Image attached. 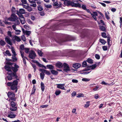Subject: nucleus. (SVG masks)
Listing matches in <instances>:
<instances>
[{"mask_svg":"<svg viewBox=\"0 0 122 122\" xmlns=\"http://www.w3.org/2000/svg\"><path fill=\"white\" fill-rule=\"evenodd\" d=\"M17 109V106H11V107H10V110L12 111H15Z\"/></svg>","mask_w":122,"mask_h":122,"instance_id":"19","label":"nucleus"},{"mask_svg":"<svg viewBox=\"0 0 122 122\" xmlns=\"http://www.w3.org/2000/svg\"><path fill=\"white\" fill-rule=\"evenodd\" d=\"M18 80H14L13 82H8L7 83V86H10V89L13 90H15V92L16 93L17 92L18 90L17 85L18 82Z\"/></svg>","mask_w":122,"mask_h":122,"instance_id":"3","label":"nucleus"},{"mask_svg":"<svg viewBox=\"0 0 122 122\" xmlns=\"http://www.w3.org/2000/svg\"><path fill=\"white\" fill-rule=\"evenodd\" d=\"M100 42L103 45H104L106 42L104 39H99Z\"/></svg>","mask_w":122,"mask_h":122,"instance_id":"31","label":"nucleus"},{"mask_svg":"<svg viewBox=\"0 0 122 122\" xmlns=\"http://www.w3.org/2000/svg\"><path fill=\"white\" fill-rule=\"evenodd\" d=\"M63 1H64V4L65 5L68 6L70 5L71 1L67 0H64Z\"/></svg>","mask_w":122,"mask_h":122,"instance_id":"21","label":"nucleus"},{"mask_svg":"<svg viewBox=\"0 0 122 122\" xmlns=\"http://www.w3.org/2000/svg\"><path fill=\"white\" fill-rule=\"evenodd\" d=\"M59 4L57 2V1L55 2H54L53 4V5L55 6H59Z\"/></svg>","mask_w":122,"mask_h":122,"instance_id":"53","label":"nucleus"},{"mask_svg":"<svg viewBox=\"0 0 122 122\" xmlns=\"http://www.w3.org/2000/svg\"><path fill=\"white\" fill-rule=\"evenodd\" d=\"M14 19V18H13V17H10L8 18V20L10 21H15V20Z\"/></svg>","mask_w":122,"mask_h":122,"instance_id":"52","label":"nucleus"},{"mask_svg":"<svg viewBox=\"0 0 122 122\" xmlns=\"http://www.w3.org/2000/svg\"><path fill=\"white\" fill-rule=\"evenodd\" d=\"M57 87L59 88H60L62 90H65V87L64 86V84H59L57 85Z\"/></svg>","mask_w":122,"mask_h":122,"instance_id":"17","label":"nucleus"},{"mask_svg":"<svg viewBox=\"0 0 122 122\" xmlns=\"http://www.w3.org/2000/svg\"><path fill=\"white\" fill-rule=\"evenodd\" d=\"M99 26V29L101 31L105 32L106 31V29L104 26L100 25Z\"/></svg>","mask_w":122,"mask_h":122,"instance_id":"22","label":"nucleus"},{"mask_svg":"<svg viewBox=\"0 0 122 122\" xmlns=\"http://www.w3.org/2000/svg\"><path fill=\"white\" fill-rule=\"evenodd\" d=\"M11 51L12 53L13 54V55L15 56H16L17 54H16L15 52V51L14 50V49H12Z\"/></svg>","mask_w":122,"mask_h":122,"instance_id":"56","label":"nucleus"},{"mask_svg":"<svg viewBox=\"0 0 122 122\" xmlns=\"http://www.w3.org/2000/svg\"><path fill=\"white\" fill-rule=\"evenodd\" d=\"M45 75L43 72L41 73L40 74L41 78L42 80H43L45 76Z\"/></svg>","mask_w":122,"mask_h":122,"instance_id":"35","label":"nucleus"},{"mask_svg":"<svg viewBox=\"0 0 122 122\" xmlns=\"http://www.w3.org/2000/svg\"><path fill=\"white\" fill-rule=\"evenodd\" d=\"M84 97V95L83 94H80L78 95L76 97Z\"/></svg>","mask_w":122,"mask_h":122,"instance_id":"64","label":"nucleus"},{"mask_svg":"<svg viewBox=\"0 0 122 122\" xmlns=\"http://www.w3.org/2000/svg\"><path fill=\"white\" fill-rule=\"evenodd\" d=\"M76 39V37L69 35L65 36L64 38H59L58 37V35L56 34V37L54 38L55 41L57 43H61L66 41H74Z\"/></svg>","mask_w":122,"mask_h":122,"instance_id":"1","label":"nucleus"},{"mask_svg":"<svg viewBox=\"0 0 122 122\" xmlns=\"http://www.w3.org/2000/svg\"><path fill=\"white\" fill-rule=\"evenodd\" d=\"M16 25H13L12 26V27L13 28V29L14 30H15L17 32H18V33H15V34L16 35H19L20 34V32H21V31L20 30H16V29H17L16 27Z\"/></svg>","mask_w":122,"mask_h":122,"instance_id":"16","label":"nucleus"},{"mask_svg":"<svg viewBox=\"0 0 122 122\" xmlns=\"http://www.w3.org/2000/svg\"><path fill=\"white\" fill-rule=\"evenodd\" d=\"M82 80L83 81L87 82L89 81L90 80V79L86 78H84L82 79Z\"/></svg>","mask_w":122,"mask_h":122,"instance_id":"45","label":"nucleus"},{"mask_svg":"<svg viewBox=\"0 0 122 122\" xmlns=\"http://www.w3.org/2000/svg\"><path fill=\"white\" fill-rule=\"evenodd\" d=\"M16 56L14 55H12V62L16 61L17 60V58L15 56Z\"/></svg>","mask_w":122,"mask_h":122,"instance_id":"28","label":"nucleus"},{"mask_svg":"<svg viewBox=\"0 0 122 122\" xmlns=\"http://www.w3.org/2000/svg\"><path fill=\"white\" fill-rule=\"evenodd\" d=\"M95 57L96 58L97 60H99L100 59V56L98 54H95Z\"/></svg>","mask_w":122,"mask_h":122,"instance_id":"57","label":"nucleus"},{"mask_svg":"<svg viewBox=\"0 0 122 122\" xmlns=\"http://www.w3.org/2000/svg\"><path fill=\"white\" fill-rule=\"evenodd\" d=\"M12 72L10 73L7 72V74L8 75L7 76V78L9 81H10L13 79H16L17 80H19V79H18V76L17 75L16 72L18 70V68L14 67V66H12Z\"/></svg>","mask_w":122,"mask_h":122,"instance_id":"2","label":"nucleus"},{"mask_svg":"<svg viewBox=\"0 0 122 122\" xmlns=\"http://www.w3.org/2000/svg\"><path fill=\"white\" fill-rule=\"evenodd\" d=\"M5 53L9 56H10L11 55V54L8 50H7L6 51Z\"/></svg>","mask_w":122,"mask_h":122,"instance_id":"49","label":"nucleus"},{"mask_svg":"<svg viewBox=\"0 0 122 122\" xmlns=\"http://www.w3.org/2000/svg\"><path fill=\"white\" fill-rule=\"evenodd\" d=\"M36 56V54L35 51H31L28 56L31 59H34Z\"/></svg>","mask_w":122,"mask_h":122,"instance_id":"6","label":"nucleus"},{"mask_svg":"<svg viewBox=\"0 0 122 122\" xmlns=\"http://www.w3.org/2000/svg\"><path fill=\"white\" fill-rule=\"evenodd\" d=\"M19 19L20 20L21 23L22 25H23L25 23V18H24V19H23L22 20L20 18H19Z\"/></svg>","mask_w":122,"mask_h":122,"instance_id":"43","label":"nucleus"},{"mask_svg":"<svg viewBox=\"0 0 122 122\" xmlns=\"http://www.w3.org/2000/svg\"><path fill=\"white\" fill-rule=\"evenodd\" d=\"M87 63L86 61H83L82 64V66L83 67H86L87 66Z\"/></svg>","mask_w":122,"mask_h":122,"instance_id":"32","label":"nucleus"},{"mask_svg":"<svg viewBox=\"0 0 122 122\" xmlns=\"http://www.w3.org/2000/svg\"><path fill=\"white\" fill-rule=\"evenodd\" d=\"M41 87L42 92H44L45 89V86L44 83L41 82Z\"/></svg>","mask_w":122,"mask_h":122,"instance_id":"24","label":"nucleus"},{"mask_svg":"<svg viewBox=\"0 0 122 122\" xmlns=\"http://www.w3.org/2000/svg\"><path fill=\"white\" fill-rule=\"evenodd\" d=\"M63 66L65 68L63 70L64 71L67 72V71H70L68 65L66 63H64L63 64Z\"/></svg>","mask_w":122,"mask_h":122,"instance_id":"7","label":"nucleus"},{"mask_svg":"<svg viewBox=\"0 0 122 122\" xmlns=\"http://www.w3.org/2000/svg\"><path fill=\"white\" fill-rule=\"evenodd\" d=\"M75 2L77 3L78 2V1H75V0H73V2L71 1L70 5H71L72 7H75L76 5V3H74Z\"/></svg>","mask_w":122,"mask_h":122,"instance_id":"20","label":"nucleus"},{"mask_svg":"<svg viewBox=\"0 0 122 122\" xmlns=\"http://www.w3.org/2000/svg\"><path fill=\"white\" fill-rule=\"evenodd\" d=\"M93 60L90 58H88L86 60V61L89 63L92 64L93 63Z\"/></svg>","mask_w":122,"mask_h":122,"instance_id":"29","label":"nucleus"},{"mask_svg":"<svg viewBox=\"0 0 122 122\" xmlns=\"http://www.w3.org/2000/svg\"><path fill=\"white\" fill-rule=\"evenodd\" d=\"M72 97H73L76 95V92L75 91H73L71 93Z\"/></svg>","mask_w":122,"mask_h":122,"instance_id":"54","label":"nucleus"},{"mask_svg":"<svg viewBox=\"0 0 122 122\" xmlns=\"http://www.w3.org/2000/svg\"><path fill=\"white\" fill-rule=\"evenodd\" d=\"M38 10L41 11L43 10L42 6L41 5H38L37 7Z\"/></svg>","mask_w":122,"mask_h":122,"instance_id":"37","label":"nucleus"},{"mask_svg":"<svg viewBox=\"0 0 122 122\" xmlns=\"http://www.w3.org/2000/svg\"><path fill=\"white\" fill-rule=\"evenodd\" d=\"M32 66L34 68V72H35L36 70V65L35 64H32Z\"/></svg>","mask_w":122,"mask_h":122,"instance_id":"42","label":"nucleus"},{"mask_svg":"<svg viewBox=\"0 0 122 122\" xmlns=\"http://www.w3.org/2000/svg\"><path fill=\"white\" fill-rule=\"evenodd\" d=\"M11 16L13 17V18L15 20V21L17 20V19H18V18L17 17V16L15 15V13H12L11 15Z\"/></svg>","mask_w":122,"mask_h":122,"instance_id":"27","label":"nucleus"},{"mask_svg":"<svg viewBox=\"0 0 122 122\" xmlns=\"http://www.w3.org/2000/svg\"><path fill=\"white\" fill-rule=\"evenodd\" d=\"M61 93V91L60 90H56L55 92V94L56 96L59 95Z\"/></svg>","mask_w":122,"mask_h":122,"instance_id":"40","label":"nucleus"},{"mask_svg":"<svg viewBox=\"0 0 122 122\" xmlns=\"http://www.w3.org/2000/svg\"><path fill=\"white\" fill-rule=\"evenodd\" d=\"M6 44V43L5 42L2 40H1L0 41V45L2 46H4Z\"/></svg>","mask_w":122,"mask_h":122,"instance_id":"34","label":"nucleus"},{"mask_svg":"<svg viewBox=\"0 0 122 122\" xmlns=\"http://www.w3.org/2000/svg\"><path fill=\"white\" fill-rule=\"evenodd\" d=\"M81 66V65L79 63H76L73 64V67L74 68L77 69Z\"/></svg>","mask_w":122,"mask_h":122,"instance_id":"15","label":"nucleus"},{"mask_svg":"<svg viewBox=\"0 0 122 122\" xmlns=\"http://www.w3.org/2000/svg\"><path fill=\"white\" fill-rule=\"evenodd\" d=\"M28 36H29L31 33V32L30 31L26 30L25 31V33Z\"/></svg>","mask_w":122,"mask_h":122,"instance_id":"44","label":"nucleus"},{"mask_svg":"<svg viewBox=\"0 0 122 122\" xmlns=\"http://www.w3.org/2000/svg\"><path fill=\"white\" fill-rule=\"evenodd\" d=\"M96 64H95L91 65V69L92 70L94 69L96 67Z\"/></svg>","mask_w":122,"mask_h":122,"instance_id":"50","label":"nucleus"},{"mask_svg":"<svg viewBox=\"0 0 122 122\" xmlns=\"http://www.w3.org/2000/svg\"><path fill=\"white\" fill-rule=\"evenodd\" d=\"M16 116V115L15 114H9L8 116V117L11 118H15Z\"/></svg>","mask_w":122,"mask_h":122,"instance_id":"30","label":"nucleus"},{"mask_svg":"<svg viewBox=\"0 0 122 122\" xmlns=\"http://www.w3.org/2000/svg\"><path fill=\"white\" fill-rule=\"evenodd\" d=\"M72 82L74 83H77L78 82V81L77 80L75 79H72Z\"/></svg>","mask_w":122,"mask_h":122,"instance_id":"61","label":"nucleus"},{"mask_svg":"<svg viewBox=\"0 0 122 122\" xmlns=\"http://www.w3.org/2000/svg\"><path fill=\"white\" fill-rule=\"evenodd\" d=\"M27 10L29 12H30L32 10V8L31 7H29V6L27 8Z\"/></svg>","mask_w":122,"mask_h":122,"instance_id":"60","label":"nucleus"},{"mask_svg":"<svg viewBox=\"0 0 122 122\" xmlns=\"http://www.w3.org/2000/svg\"><path fill=\"white\" fill-rule=\"evenodd\" d=\"M44 73L46 74V75H49L51 74L50 72L49 71L47 70H45Z\"/></svg>","mask_w":122,"mask_h":122,"instance_id":"47","label":"nucleus"},{"mask_svg":"<svg viewBox=\"0 0 122 122\" xmlns=\"http://www.w3.org/2000/svg\"><path fill=\"white\" fill-rule=\"evenodd\" d=\"M101 35L102 37L104 38H106L107 37L106 36V33L105 32H103L102 33Z\"/></svg>","mask_w":122,"mask_h":122,"instance_id":"38","label":"nucleus"},{"mask_svg":"<svg viewBox=\"0 0 122 122\" xmlns=\"http://www.w3.org/2000/svg\"><path fill=\"white\" fill-rule=\"evenodd\" d=\"M107 38V42L108 45H110V36H108Z\"/></svg>","mask_w":122,"mask_h":122,"instance_id":"48","label":"nucleus"},{"mask_svg":"<svg viewBox=\"0 0 122 122\" xmlns=\"http://www.w3.org/2000/svg\"><path fill=\"white\" fill-rule=\"evenodd\" d=\"M90 101H87L86 102V104L84 106V107L86 108L90 106Z\"/></svg>","mask_w":122,"mask_h":122,"instance_id":"39","label":"nucleus"},{"mask_svg":"<svg viewBox=\"0 0 122 122\" xmlns=\"http://www.w3.org/2000/svg\"><path fill=\"white\" fill-rule=\"evenodd\" d=\"M28 0L31 4L30 5L31 6L34 7H36V2L35 1H33V0Z\"/></svg>","mask_w":122,"mask_h":122,"instance_id":"11","label":"nucleus"},{"mask_svg":"<svg viewBox=\"0 0 122 122\" xmlns=\"http://www.w3.org/2000/svg\"><path fill=\"white\" fill-rule=\"evenodd\" d=\"M102 49L104 51H106L107 50V46H104L102 47Z\"/></svg>","mask_w":122,"mask_h":122,"instance_id":"62","label":"nucleus"},{"mask_svg":"<svg viewBox=\"0 0 122 122\" xmlns=\"http://www.w3.org/2000/svg\"><path fill=\"white\" fill-rule=\"evenodd\" d=\"M20 54L21 55L22 57L23 58V62L25 65H26V60H25V59L24 58V52H23V53H22V52L20 51Z\"/></svg>","mask_w":122,"mask_h":122,"instance_id":"14","label":"nucleus"},{"mask_svg":"<svg viewBox=\"0 0 122 122\" xmlns=\"http://www.w3.org/2000/svg\"><path fill=\"white\" fill-rule=\"evenodd\" d=\"M37 53L40 56H42V52L41 51L38 49L37 50Z\"/></svg>","mask_w":122,"mask_h":122,"instance_id":"41","label":"nucleus"},{"mask_svg":"<svg viewBox=\"0 0 122 122\" xmlns=\"http://www.w3.org/2000/svg\"><path fill=\"white\" fill-rule=\"evenodd\" d=\"M7 96L10 99V100L15 101H16V98L15 97V94L13 92H9L7 93Z\"/></svg>","mask_w":122,"mask_h":122,"instance_id":"5","label":"nucleus"},{"mask_svg":"<svg viewBox=\"0 0 122 122\" xmlns=\"http://www.w3.org/2000/svg\"><path fill=\"white\" fill-rule=\"evenodd\" d=\"M36 90V87L35 85H33V87L32 90L31 92V95L34 94Z\"/></svg>","mask_w":122,"mask_h":122,"instance_id":"25","label":"nucleus"},{"mask_svg":"<svg viewBox=\"0 0 122 122\" xmlns=\"http://www.w3.org/2000/svg\"><path fill=\"white\" fill-rule=\"evenodd\" d=\"M75 7H78L79 8H81V4L79 3H76V5Z\"/></svg>","mask_w":122,"mask_h":122,"instance_id":"58","label":"nucleus"},{"mask_svg":"<svg viewBox=\"0 0 122 122\" xmlns=\"http://www.w3.org/2000/svg\"><path fill=\"white\" fill-rule=\"evenodd\" d=\"M14 101H12L10 102L11 106H17V104L16 102H15Z\"/></svg>","mask_w":122,"mask_h":122,"instance_id":"33","label":"nucleus"},{"mask_svg":"<svg viewBox=\"0 0 122 122\" xmlns=\"http://www.w3.org/2000/svg\"><path fill=\"white\" fill-rule=\"evenodd\" d=\"M21 38L22 40L24 41H25L26 40L25 36L24 35H23L21 36Z\"/></svg>","mask_w":122,"mask_h":122,"instance_id":"59","label":"nucleus"},{"mask_svg":"<svg viewBox=\"0 0 122 122\" xmlns=\"http://www.w3.org/2000/svg\"><path fill=\"white\" fill-rule=\"evenodd\" d=\"M13 39L17 42H20L21 40L20 38L16 35L15 36L13 37Z\"/></svg>","mask_w":122,"mask_h":122,"instance_id":"18","label":"nucleus"},{"mask_svg":"<svg viewBox=\"0 0 122 122\" xmlns=\"http://www.w3.org/2000/svg\"><path fill=\"white\" fill-rule=\"evenodd\" d=\"M46 66L48 69L51 70H52L54 68V66L52 65H46Z\"/></svg>","mask_w":122,"mask_h":122,"instance_id":"23","label":"nucleus"},{"mask_svg":"<svg viewBox=\"0 0 122 122\" xmlns=\"http://www.w3.org/2000/svg\"><path fill=\"white\" fill-rule=\"evenodd\" d=\"M84 10H85L86 9V5H83L81 7Z\"/></svg>","mask_w":122,"mask_h":122,"instance_id":"63","label":"nucleus"},{"mask_svg":"<svg viewBox=\"0 0 122 122\" xmlns=\"http://www.w3.org/2000/svg\"><path fill=\"white\" fill-rule=\"evenodd\" d=\"M41 67H44V68L45 69H46V67L44 65H42L41 64H40L39 62L37 65Z\"/></svg>","mask_w":122,"mask_h":122,"instance_id":"36","label":"nucleus"},{"mask_svg":"<svg viewBox=\"0 0 122 122\" xmlns=\"http://www.w3.org/2000/svg\"><path fill=\"white\" fill-rule=\"evenodd\" d=\"M55 66L56 67L61 68L63 67V64L61 62L58 61L56 64Z\"/></svg>","mask_w":122,"mask_h":122,"instance_id":"9","label":"nucleus"},{"mask_svg":"<svg viewBox=\"0 0 122 122\" xmlns=\"http://www.w3.org/2000/svg\"><path fill=\"white\" fill-rule=\"evenodd\" d=\"M24 50L25 52L26 53H28L29 52V49L28 48H24Z\"/></svg>","mask_w":122,"mask_h":122,"instance_id":"55","label":"nucleus"},{"mask_svg":"<svg viewBox=\"0 0 122 122\" xmlns=\"http://www.w3.org/2000/svg\"><path fill=\"white\" fill-rule=\"evenodd\" d=\"M51 71V73L53 75H57L58 74V72L52 69Z\"/></svg>","mask_w":122,"mask_h":122,"instance_id":"26","label":"nucleus"},{"mask_svg":"<svg viewBox=\"0 0 122 122\" xmlns=\"http://www.w3.org/2000/svg\"><path fill=\"white\" fill-rule=\"evenodd\" d=\"M69 21L68 20H64V22L61 23V25H55L52 26V28L54 30H58L60 29L59 27L60 25L63 26H65L71 25Z\"/></svg>","mask_w":122,"mask_h":122,"instance_id":"4","label":"nucleus"},{"mask_svg":"<svg viewBox=\"0 0 122 122\" xmlns=\"http://www.w3.org/2000/svg\"><path fill=\"white\" fill-rule=\"evenodd\" d=\"M5 41L10 45L11 46L12 45L10 38L8 37H6L5 38Z\"/></svg>","mask_w":122,"mask_h":122,"instance_id":"13","label":"nucleus"},{"mask_svg":"<svg viewBox=\"0 0 122 122\" xmlns=\"http://www.w3.org/2000/svg\"><path fill=\"white\" fill-rule=\"evenodd\" d=\"M17 14L18 15L20 14H24L25 13V10L23 9H19V11L18 10L16 11Z\"/></svg>","mask_w":122,"mask_h":122,"instance_id":"8","label":"nucleus"},{"mask_svg":"<svg viewBox=\"0 0 122 122\" xmlns=\"http://www.w3.org/2000/svg\"><path fill=\"white\" fill-rule=\"evenodd\" d=\"M24 45L22 44L20 46V50H22L23 51V50L24 49Z\"/></svg>","mask_w":122,"mask_h":122,"instance_id":"51","label":"nucleus"},{"mask_svg":"<svg viewBox=\"0 0 122 122\" xmlns=\"http://www.w3.org/2000/svg\"><path fill=\"white\" fill-rule=\"evenodd\" d=\"M93 14H91L92 16L95 20L97 21V19L96 17L97 15V13L96 11L93 12Z\"/></svg>","mask_w":122,"mask_h":122,"instance_id":"12","label":"nucleus"},{"mask_svg":"<svg viewBox=\"0 0 122 122\" xmlns=\"http://www.w3.org/2000/svg\"><path fill=\"white\" fill-rule=\"evenodd\" d=\"M4 68L6 71L10 72H12V67H11L9 65H5L4 66Z\"/></svg>","mask_w":122,"mask_h":122,"instance_id":"10","label":"nucleus"},{"mask_svg":"<svg viewBox=\"0 0 122 122\" xmlns=\"http://www.w3.org/2000/svg\"><path fill=\"white\" fill-rule=\"evenodd\" d=\"M11 11L12 13H15L16 12L15 8L13 6L12 8Z\"/></svg>","mask_w":122,"mask_h":122,"instance_id":"46","label":"nucleus"}]
</instances>
